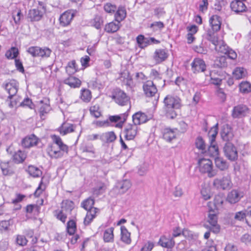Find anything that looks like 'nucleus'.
<instances>
[{
    "instance_id": "nucleus-59",
    "label": "nucleus",
    "mask_w": 251,
    "mask_h": 251,
    "mask_svg": "<svg viewBox=\"0 0 251 251\" xmlns=\"http://www.w3.org/2000/svg\"><path fill=\"white\" fill-rule=\"evenodd\" d=\"M182 235L188 240L195 239L197 238L196 234H194L191 231L187 229L182 230Z\"/></svg>"
},
{
    "instance_id": "nucleus-50",
    "label": "nucleus",
    "mask_w": 251,
    "mask_h": 251,
    "mask_svg": "<svg viewBox=\"0 0 251 251\" xmlns=\"http://www.w3.org/2000/svg\"><path fill=\"white\" fill-rule=\"evenodd\" d=\"M225 198L222 194H219L215 196L214 203L216 208H219L223 205Z\"/></svg>"
},
{
    "instance_id": "nucleus-14",
    "label": "nucleus",
    "mask_w": 251,
    "mask_h": 251,
    "mask_svg": "<svg viewBox=\"0 0 251 251\" xmlns=\"http://www.w3.org/2000/svg\"><path fill=\"white\" fill-rule=\"evenodd\" d=\"M144 93L147 97H151L157 92L156 85L151 80H147L143 86Z\"/></svg>"
},
{
    "instance_id": "nucleus-44",
    "label": "nucleus",
    "mask_w": 251,
    "mask_h": 251,
    "mask_svg": "<svg viewBox=\"0 0 251 251\" xmlns=\"http://www.w3.org/2000/svg\"><path fill=\"white\" fill-rule=\"evenodd\" d=\"M195 145L196 148L200 150L202 152L206 151V146L203 139L201 136H199L196 139Z\"/></svg>"
},
{
    "instance_id": "nucleus-20",
    "label": "nucleus",
    "mask_w": 251,
    "mask_h": 251,
    "mask_svg": "<svg viewBox=\"0 0 251 251\" xmlns=\"http://www.w3.org/2000/svg\"><path fill=\"white\" fill-rule=\"evenodd\" d=\"M221 135L223 140L227 142L231 141L234 137L232 130L228 125L223 126Z\"/></svg>"
},
{
    "instance_id": "nucleus-49",
    "label": "nucleus",
    "mask_w": 251,
    "mask_h": 251,
    "mask_svg": "<svg viewBox=\"0 0 251 251\" xmlns=\"http://www.w3.org/2000/svg\"><path fill=\"white\" fill-rule=\"evenodd\" d=\"M95 203L94 199L91 197H89L88 199L83 201L81 203V206L86 210L91 209L93 207V205Z\"/></svg>"
},
{
    "instance_id": "nucleus-41",
    "label": "nucleus",
    "mask_w": 251,
    "mask_h": 251,
    "mask_svg": "<svg viewBox=\"0 0 251 251\" xmlns=\"http://www.w3.org/2000/svg\"><path fill=\"white\" fill-rule=\"evenodd\" d=\"M91 25L97 29H100L103 24L102 17L100 15H96L91 21Z\"/></svg>"
},
{
    "instance_id": "nucleus-55",
    "label": "nucleus",
    "mask_w": 251,
    "mask_h": 251,
    "mask_svg": "<svg viewBox=\"0 0 251 251\" xmlns=\"http://www.w3.org/2000/svg\"><path fill=\"white\" fill-rule=\"evenodd\" d=\"M74 202L69 200L63 201L62 203V208L63 210L71 212L74 208Z\"/></svg>"
},
{
    "instance_id": "nucleus-5",
    "label": "nucleus",
    "mask_w": 251,
    "mask_h": 251,
    "mask_svg": "<svg viewBox=\"0 0 251 251\" xmlns=\"http://www.w3.org/2000/svg\"><path fill=\"white\" fill-rule=\"evenodd\" d=\"M198 164L200 171L202 173H207L208 177H212L217 175V171L213 169L212 162L210 159L201 158Z\"/></svg>"
},
{
    "instance_id": "nucleus-58",
    "label": "nucleus",
    "mask_w": 251,
    "mask_h": 251,
    "mask_svg": "<svg viewBox=\"0 0 251 251\" xmlns=\"http://www.w3.org/2000/svg\"><path fill=\"white\" fill-rule=\"evenodd\" d=\"M19 105L22 107H27L31 109L34 107V104L31 100L28 98L25 99L22 102H20Z\"/></svg>"
},
{
    "instance_id": "nucleus-23",
    "label": "nucleus",
    "mask_w": 251,
    "mask_h": 251,
    "mask_svg": "<svg viewBox=\"0 0 251 251\" xmlns=\"http://www.w3.org/2000/svg\"><path fill=\"white\" fill-rule=\"evenodd\" d=\"M117 138V136L113 131H109L100 134V140L105 143L113 142Z\"/></svg>"
},
{
    "instance_id": "nucleus-62",
    "label": "nucleus",
    "mask_w": 251,
    "mask_h": 251,
    "mask_svg": "<svg viewBox=\"0 0 251 251\" xmlns=\"http://www.w3.org/2000/svg\"><path fill=\"white\" fill-rule=\"evenodd\" d=\"M103 8L105 12L109 13H114L117 10L116 6L110 3H107L104 4Z\"/></svg>"
},
{
    "instance_id": "nucleus-45",
    "label": "nucleus",
    "mask_w": 251,
    "mask_h": 251,
    "mask_svg": "<svg viewBox=\"0 0 251 251\" xmlns=\"http://www.w3.org/2000/svg\"><path fill=\"white\" fill-rule=\"evenodd\" d=\"M246 74V70L244 68L241 67H237L233 72V76L236 79H239L245 77Z\"/></svg>"
},
{
    "instance_id": "nucleus-32",
    "label": "nucleus",
    "mask_w": 251,
    "mask_h": 251,
    "mask_svg": "<svg viewBox=\"0 0 251 251\" xmlns=\"http://www.w3.org/2000/svg\"><path fill=\"white\" fill-rule=\"evenodd\" d=\"M216 167L221 171H225L228 168V164L226 160L220 157L215 158Z\"/></svg>"
},
{
    "instance_id": "nucleus-63",
    "label": "nucleus",
    "mask_w": 251,
    "mask_h": 251,
    "mask_svg": "<svg viewBox=\"0 0 251 251\" xmlns=\"http://www.w3.org/2000/svg\"><path fill=\"white\" fill-rule=\"evenodd\" d=\"M193 49L195 51L200 54H206L207 50L206 48L204 47L202 44L200 46H194Z\"/></svg>"
},
{
    "instance_id": "nucleus-52",
    "label": "nucleus",
    "mask_w": 251,
    "mask_h": 251,
    "mask_svg": "<svg viewBox=\"0 0 251 251\" xmlns=\"http://www.w3.org/2000/svg\"><path fill=\"white\" fill-rule=\"evenodd\" d=\"M240 91L242 93H248L251 92V84L247 82H242L239 85Z\"/></svg>"
},
{
    "instance_id": "nucleus-46",
    "label": "nucleus",
    "mask_w": 251,
    "mask_h": 251,
    "mask_svg": "<svg viewBox=\"0 0 251 251\" xmlns=\"http://www.w3.org/2000/svg\"><path fill=\"white\" fill-rule=\"evenodd\" d=\"M78 70L75 60H72L68 63L66 67V71L69 75L74 74Z\"/></svg>"
},
{
    "instance_id": "nucleus-22",
    "label": "nucleus",
    "mask_w": 251,
    "mask_h": 251,
    "mask_svg": "<svg viewBox=\"0 0 251 251\" xmlns=\"http://www.w3.org/2000/svg\"><path fill=\"white\" fill-rule=\"evenodd\" d=\"M131 186L130 180H123L118 182L116 186V188L119 190V193L123 194L126 193Z\"/></svg>"
},
{
    "instance_id": "nucleus-47",
    "label": "nucleus",
    "mask_w": 251,
    "mask_h": 251,
    "mask_svg": "<svg viewBox=\"0 0 251 251\" xmlns=\"http://www.w3.org/2000/svg\"><path fill=\"white\" fill-rule=\"evenodd\" d=\"M80 98L84 102H89L92 99L91 91L87 89H81Z\"/></svg>"
},
{
    "instance_id": "nucleus-2",
    "label": "nucleus",
    "mask_w": 251,
    "mask_h": 251,
    "mask_svg": "<svg viewBox=\"0 0 251 251\" xmlns=\"http://www.w3.org/2000/svg\"><path fill=\"white\" fill-rule=\"evenodd\" d=\"M51 138L53 143L58 147L59 150L56 148L54 144L49 145L47 148L49 155L51 158H58L63 156V152L68 153V147L64 144L61 138L57 135L52 136Z\"/></svg>"
},
{
    "instance_id": "nucleus-19",
    "label": "nucleus",
    "mask_w": 251,
    "mask_h": 251,
    "mask_svg": "<svg viewBox=\"0 0 251 251\" xmlns=\"http://www.w3.org/2000/svg\"><path fill=\"white\" fill-rule=\"evenodd\" d=\"M230 6L232 11L237 14L245 12L247 10L245 3L241 1L233 0L230 3Z\"/></svg>"
},
{
    "instance_id": "nucleus-42",
    "label": "nucleus",
    "mask_w": 251,
    "mask_h": 251,
    "mask_svg": "<svg viewBox=\"0 0 251 251\" xmlns=\"http://www.w3.org/2000/svg\"><path fill=\"white\" fill-rule=\"evenodd\" d=\"M137 43L141 48H144L150 44V40L146 38L143 35H139L136 37Z\"/></svg>"
},
{
    "instance_id": "nucleus-7",
    "label": "nucleus",
    "mask_w": 251,
    "mask_h": 251,
    "mask_svg": "<svg viewBox=\"0 0 251 251\" xmlns=\"http://www.w3.org/2000/svg\"><path fill=\"white\" fill-rule=\"evenodd\" d=\"M112 98L117 103L121 105H126L129 100V98L126 94L119 89H116L114 90Z\"/></svg>"
},
{
    "instance_id": "nucleus-15",
    "label": "nucleus",
    "mask_w": 251,
    "mask_h": 251,
    "mask_svg": "<svg viewBox=\"0 0 251 251\" xmlns=\"http://www.w3.org/2000/svg\"><path fill=\"white\" fill-rule=\"evenodd\" d=\"M40 141V139L34 134H31L22 140V145L25 148H30L37 145Z\"/></svg>"
},
{
    "instance_id": "nucleus-29",
    "label": "nucleus",
    "mask_w": 251,
    "mask_h": 251,
    "mask_svg": "<svg viewBox=\"0 0 251 251\" xmlns=\"http://www.w3.org/2000/svg\"><path fill=\"white\" fill-rule=\"evenodd\" d=\"M158 243L162 247L167 248H172L175 245V241L172 237L167 238L165 236H162Z\"/></svg>"
},
{
    "instance_id": "nucleus-18",
    "label": "nucleus",
    "mask_w": 251,
    "mask_h": 251,
    "mask_svg": "<svg viewBox=\"0 0 251 251\" xmlns=\"http://www.w3.org/2000/svg\"><path fill=\"white\" fill-rule=\"evenodd\" d=\"M149 120L147 115L141 111L136 112L132 116L133 123L137 126L146 123Z\"/></svg>"
},
{
    "instance_id": "nucleus-24",
    "label": "nucleus",
    "mask_w": 251,
    "mask_h": 251,
    "mask_svg": "<svg viewBox=\"0 0 251 251\" xmlns=\"http://www.w3.org/2000/svg\"><path fill=\"white\" fill-rule=\"evenodd\" d=\"M27 153L25 151L19 150L12 155V160L16 164L22 163L26 159Z\"/></svg>"
},
{
    "instance_id": "nucleus-40",
    "label": "nucleus",
    "mask_w": 251,
    "mask_h": 251,
    "mask_svg": "<svg viewBox=\"0 0 251 251\" xmlns=\"http://www.w3.org/2000/svg\"><path fill=\"white\" fill-rule=\"evenodd\" d=\"M114 227H111L105 230L103 233V240L105 242H111L114 240Z\"/></svg>"
},
{
    "instance_id": "nucleus-39",
    "label": "nucleus",
    "mask_w": 251,
    "mask_h": 251,
    "mask_svg": "<svg viewBox=\"0 0 251 251\" xmlns=\"http://www.w3.org/2000/svg\"><path fill=\"white\" fill-rule=\"evenodd\" d=\"M89 111L92 116L98 118L101 116V112L99 104H95L90 107Z\"/></svg>"
},
{
    "instance_id": "nucleus-11",
    "label": "nucleus",
    "mask_w": 251,
    "mask_h": 251,
    "mask_svg": "<svg viewBox=\"0 0 251 251\" xmlns=\"http://www.w3.org/2000/svg\"><path fill=\"white\" fill-rule=\"evenodd\" d=\"M76 12L72 10H69L64 12L59 17L60 24L62 26L69 25L75 15Z\"/></svg>"
},
{
    "instance_id": "nucleus-21",
    "label": "nucleus",
    "mask_w": 251,
    "mask_h": 251,
    "mask_svg": "<svg viewBox=\"0 0 251 251\" xmlns=\"http://www.w3.org/2000/svg\"><path fill=\"white\" fill-rule=\"evenodd\" d=\"M209 24L211 27V29L215 31H219L222 24L221 17L217 15L212 16L209 19Z\"/></svg>"
},
{
    "instance_id": "nucleus-36",
    "label": "nucleus",
    "mask_w": 251,
    "mask_h": 251,
    "mask_svg": "<svg viewBox=\"0 0 251 251\" xmlns=\"http://www.w3.org/2000/svg\"><path fill=\"white\" fill-rule=\"evenodd\" d=\"M80 150L83 152H88L93 154V157H95V149L93 145L91 143H82L80 147Z\"/></svg>"
},
{
    "instance_id": "nucleus-56",
    "label": "nucleus",
    "mask_w": 251,
    "mask_h": 251,
    "mask_svg": "<svg viewBox=\"0 0 251 251\" xmlns=\"http://www.w3.org/2000/svg\"><path fill=\"white\" fill-rule=\"evenodd\" d=\"M218 134V127L217 125L211 128L209 131L208 135L209 136V141H215V138Z\"/></svg>"
},
{
    "instance_id": "nucleus-10",
    "label": "nucleus",
    "mask_w": 251,
    "mask_h": 251,
    "mask_svg": "<svg viewBox=\"0 0 251 251\" xmlns=\"http://www.w3.org/2000/svg\"><path fill=\"white\" fill-rule=\"evenodd\" d=\"M139 131L138 126L134 124H127L124 129L125 138L127 140H133Z\"/></svg>"
},
{
    "instance_id": "nucleus-51",
    "label": "nucleus",
    "mask_w": 251,
    "mask_h": 251,
    "mask_svg": "<svg viewBox=\"0 0 251 251\" xmlns=\"http://www.w3.org/2000/svg\"><path fill=\"white\" fill-rule=\"evenodd\" d=\"M128 115L127 112L118 115L111 116L109 117V121L112 123H116L120 120H126Z\"/></svg>"
},
{
    "instance_id": "nucleus-48",
    "label": "nucleus",
    "mask_w": 251,
    "mask_h": 251,
    "mask_svg": "<svg viewBox=\"0 0 251 251\" xmlns=\"http://www.w3.org/2000/svg\"><path fill=\"white\" fill-rule=\"evenodd\" d=\"M208 151L212 156H216L219 153V150L215 141L210 142V145L208 147Z\"/></svg>"
},
{
    "instance_id": "nucleus-27",
    "label": "nucleus",
    "mask_w": 251,
    "mask_h": 251,
    "mask_svg": "<svg viewBox=\"0 0 251 251\" xmlns=\"http://www.w3.org/2000/svg\"><path fill=\"white\" fill-rule=\"evenodd\" d=\"M43 16V14L38 9H32L29 11L28 14V18L31 22L38 21L41 20Z\"/></svg>"
},
{
    "instance_id": "nucleus-26",
    "label": "nucleus",
    "mask_w": 251,
    "mask_h": 251,
    "mask_svg": "<svg viewBox=\"0 0 251 251\" xmlns=\"http://www.w3.org/2000/svg\"><path fill=\"white\" fill-rule=\"evenodd\" d=\"M217 31H213L212 29H209L203 35V37L206 40L211 42L214 45L217 44L219 41L218 37L216 32Z\"/></svg>"
},
{
    "instance_id": "nucleus-6",
    "label": "nucleus",
    "mask_w": 251,
    "mask_h": 251,
    "mask_svg": "<svg viewBox=\"0 0 251 251\" xmlns=\"http://www.w3.org/2000/svg\"><path fill=\"white\" fill-rule=\"evenodd\" d=\"M217 215L214 213L213 211L210 210L208 214L207 220L209 225L205 224L204 226L214 233H218L220 231L221 228L220 225L217 223Z\"/></svg>"
},
{
    "instance_id": "nucleus-17",
    "label": "nucleus",
    "mask_w": 251,
    "mask_h": 251,
    "mask_svg": "<svg viewBox=\"0 0 251 251\" xmlns=\"http://www.w3.org/2000/svg\"><path fill=\"white\" fill-rule=\"evenodd\" d=\"M0 167L4 176H11L15 174L16 169L14 166L11 165L8 161L1 162Z\"/></svg>"
},
{
    "instance_id": "nucleus-38",
    "label": "nucleus",
    "mask_w": 251,
    "mask_h": 251,
    "mask_svg": "<svg viewBox=\"0 0 251 251\" xmlns=\"http://www.w3.org/2000/svg\"><path fill=\"white\" fill-rule=\"evenodd\" d=\"M26 171L30 176L34 177H40L42 174V171L38 168L33 165H29Z\"/></svg>"
},
{
    "instance_id": "nucleus-25",
    "label": "nucleus",
    "mask_w": 251,
    "mask_h": 251,
    "mask_svg": "<svg viewBox=\"0 0 251 251\" xmlns=\"http://www.w3.org/2000/svg\"><path fill=\"white\" fill-rule=\"evenodd\" d=\"M163 138L168 142H171L176 138V129L165 128L162 131Z\"/></svg>"
},
{
    "instance_id": "nucleus-60",
    "label": "nucleus",
    "mask_w": 251,
    "mask_h": 251,
    "mask_svg": "<svg viewBox=\"0 0 251 251\" xmlns=\"http://www.w3.org/2000/svg\"><path fill=\"white\" fill-rule=\"evenodd\" d=\"M216 65L220 68H224L227 66L226 56L218 57L216 61Z\"/></svg>"
},
{
    "instance_id": "nucleus-34",
    "label": "nucleus",
    "mask_w": 251,
    "mask_h": 251,
    "mask_svg": "<svg viewBox=\"0 0 251 251\" xmlns=\"http://www.w3.org/2000/svg\"><path fill=\"white\" fill-rule=\"evenodd\" d=\"M126 8L123 6L119 7L115 14V21L120 23L126 18Z\"/></svg>"
},
{
    "instance_id": "nucleus-37",
    "label": "nucleus",
    "mask_w": 251,
    "mask_h": 251,
    "mask_svg": "<svg viewBox=\"0 0 251 251\" xmlns=\"http://www.w3.org/2000/svg\"><path fill=\"white\" fill-rule=\"evenodd\" d=\"M58 130L61 135H65L69 133L73 132L74 131V126L72 124L64 123L59 127Z\"/></svg>"
},
{
    "instance_id": "nucleus-33",
    "label": "nucleus",
    "mask_w": 251,
    "mask_h": 251,
    "mask_svg": "<svg viewBox=\"0 0 251 251\" xmlns=\"http://www.w3.org/2000/svg\"><path fill=\"white\" fill-rule=\"evenodd\" d=\"M120 27V23L118 22H112L105 25L104 30L107 33H114L116 32Z\"/></svg>"
},
{
    "instance_id": "nucleus-8",
    "label": "nucleus",
    "mask_w": 251,
    "mask_h": 251,
    "mask_svg": "<svg viewBox=\"0 0 251 251\" xmlns=\"http://www.w3.org/2000/svg\"><path fill=\"white\" fill-rule=\"evenodd\" d=\"M225 154L231 161H235L238 158L236 147L230 142H227L224 148Z\"/></svg>"
},
{
    "instance_id": "nucleus-54",
    "label": "nucleus",
    "mask_w": 251,
    "mask_h": 251,
    "mask_svg": "<svg viewBox=\"0 0 251 251\" xmlns=\"http://www.w3.org/2000/svg\"><path fill=\"white\" fill-rule=\"evenodd\" d=\"M67 230L68 233L72 235L75 234L76 230V224L74 220H70L67 223Z\"/></svg>"
},
{
    "instance_id": "nucleus-9",
    "label": "nucleus",
    "mask_w": 251,
    "mask_h": 251,
    "mask_svg": "<svg viewBox=\"0 0 251 251\" xmlns=\"http://www.w3.org/2000/svg\"><path fill=\"white\" fill-rule=\"evenodd\" d=\"M250 112V109L245 104H238L234 107L232 116L234 118H240L247 115Z\"/></svg>"
},
{
    "instance_id": "nucleus-12",
    "label": "nucleus",
    "mask_w": 251,
    "mask_h": 251,
    "mask_svg": "<svg viewBox=\"0 0 251 251\" xmlns=\"http://www.w3.org/2000/svg\"><path fill=\"white\" fill-rule=\"evenodd\" d=\"M192 72L194 74L204 72L206 70V66L203 59L195 58L191 64Z\"/></svg>"
},
{
    "instance_id": "nucleus-4",
    "label": "nucleus",
    "mask_w": 251,
    "mask_h": 251,
    "mask_svg": "<svg viewBox=\"0 0 251 251\" xmlns=\"http://www.w3.org/2000/svg\"><path fill=\"white\" fill-rule=\"evenodd\" d=\"M27 52L33 57L47 58L50 56L52 50L49 48H41L38 46H32L28 48Z\"/></svg>"
},
{
    "instance_id": "nucleus-43",
    "label": "nucleus",
    "mask_w": 251,
    "mask_h": 251,
    "mask_svg": "<svg viewBox=\"0 0 251 251\" xmlns=\"http://www.w3.org/2000/svg\"><path fill=\"white\" fill-rule=\"evenodd\" d=\"M214 46L216 50L224 53L225 54H226L227 50L229 49L226 45L222 40H219L218 43Z\"/></svg>"
},
{
    "instance_id": "nucleus-64",
    "label": "nucleus",
    "mask_w": 251,
    "mask_h": 251,
    "mask_svg": "<svg viewBox=\"0 0 251 251\" xmlns=\"http://www.w3.org/2000/svg\"><path fill=\"white\" fill-rule=\"evenodd\" d=\"M246 221L247 224L251 226V206L246 210Z\"/></svg>"
},
{
    "instance_id": "nucleus-61",
    "label": "nucleus",
    "mask_w": 251,
    "mask_h": 251,
    "mask_svg": "<svg viewBox=\"0 0 251 251\" xmlns=\"http://www.w3.org/2000/svg\"><path fill=\"white\" fill-rule=\"evenodd\" d=\"M54 215L58 220L61 221L63 223H65L66 222L67 216L63 213V210H55L54 211Z\"/></svg>"
},
{
    "instance_id": "nucleus-35",
    "label": "nucleus",
    "mask_w": 251,
    "mask_h": 251,
    "mask_svg": "<svg viewBox=\"0 0 251 251\" xmlns=\"http://www.w3.org/2000/svg\"><path fill=\"white\" fill-rule=\"evenodd\" d=\"M121 239L127 244L131 243L130 233L124 226L121 227Z\"/></svg>"
},
{
    "instance_id": "nucleus-16",
    "label": "nucleus",
    "mask_w": 251,
    "mask_h": 251,
    "mask_svg": "<svg viewBox=\"0 0 251 251\" xmlns=\"http://www.w3.org/2000/svg\"><path fill=\"white\" fill-rule=\"evenodd\" d=\"M168 51L165 49H159L155 50L153 58L156 64L164 61L168 57Z\"/></svg>"
},
{
    "instance_id": "nucleus-13",
    "label": "nucleus",
    "mask_w": 251,
    "mask_h": 251,
    "mask_svg": "<svg viewBox=\"0 0 251 251\" xmlns=\"http://www.w3.org/2000/svg\"><path fill=\"white\" fill-rule=\"evenodd\" d=\"M3 88L7 91L9 96L8 99H12L18 92V83L15 80H11L3 85Z\"/></svg>"
},
{
    "instance_id": "nucleus-30",
    "label": "nucleus",
    "mask_w": 251,
    "mask_h": 251,
    "mask_svg": "<svg viewBox=\"0 0 251 251\" xmlns=\"http://www.w3.org/2000/svg\"><path fill=\"white\" fill-rule=\"evenodd\" d=\"M45 102L42 100L40 101V106L39 108L40 116L41 118L45 114H47L50 110V105L49 104V100L45 99Z\"/></svg>"
},
{
    "instance_id": "nucleus-1",
    "label": "nucleus",
    "mask_w": 251,
    "mask_h": 251,
    "mask_svg": "<svg viewBox=\"0 0 251 251\" xmlns=\"http://www.w3.org/2000/svg\"><path fill=\"white\" fill-rule=\"evenodd\" d=\"M163 109L166 117L174 119L177 115L176 110L180 109L182 106V101L179 97L176 95H168L163 100Z\"/></svg>"
},
{
    "instance_id": "nucleus-31",
    "label": "nucleus",
    "mask_w": 251,
    "mask_h": 251,
    "mask_svg": "<svg viewBox=\"0 0 251 251\" xmlns=\"http://www.w3.org/2000/svg\"><path fill=\"white\" fill-rule=\"evenodd\" d=\"M240 199L239 192L236 190H232L228 194L226 200L229 203L234 204L239 201Z\"/></svg>"
},
{
    "instance_id": "nucleus-3",
    "label": "nucleus",
    "mask_w": 251,
    "mask_h": 251,
    "mask_svg": "<svg viewBox=\"0 0 251 251\" xmlns=\"http://www.w3.org/2000/svg\"><path fill=\"white\" fill-rule=\"evenodd\" d=\"M213 187L217 190H229L232 187L231 176L227 174L221 178H215L212 183Z\"/></svg>"
},
{
    "instance_id": "nucleus-28",
    "label": "nucleus",
    "mask_w": 251,
    "mask_h": 251,
    "mask_svg": "<svg viewBox=\"0 0 251 251\" xmlns=\"http://www.w3.org/2000/svg\"><path fill=\"white\" fill-rule=\"evenodd\" d=\"M70 76L64 80V83L68 85L71 88H78L81 85V81L77 78L73 76Z\"/></svg>"
},
{
    "instance_id": "nucleus-53",
    "label": "nucleus",
    "mask_w": 251,
    "mask_h": 251,
    "mask_svg": "<svg viewBox=\"0 0 251 251\" xmlns=\"http://www.w3.org/2000/svg\"><path fill=\"white\" fill-rule=\"evenodd\" d=\"M18 54V49L16 47H12L9 50L6 52L5 56L8 59H14L15 58Z\"/></svg>"
},
{
    "instance_id": "nucleus-57",
    "label": "nucleus",
    "mask_w": 251,
    "mask_h": 251,
    "mask_svg": "<svg viewBox=\"0 0 251 251\" xmlns=\"http://www.w3.org/2000/svg\"><path fill=\"white\" fill-rule=\"evenodd\" d=\"M28 241L23 235H17L15 238V243L20 246H25L27 244Z\"/></svg>"
}]
</instances>
